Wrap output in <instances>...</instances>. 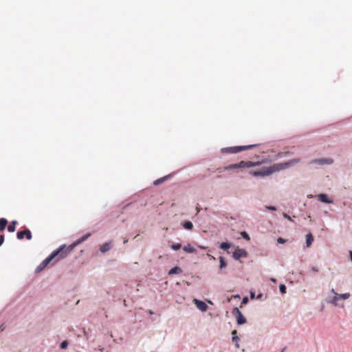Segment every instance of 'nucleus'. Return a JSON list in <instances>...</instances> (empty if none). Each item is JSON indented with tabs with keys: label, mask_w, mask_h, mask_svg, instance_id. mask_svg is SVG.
<instances>
[{
	"label": "nucleus",
	"mask_w": 352,
	"mask_h": 352,
	"mask_svg": "<svg viewBox=\"0 0 352 352\" xmlns=\"http://www.w3.org/2000/svg\"><path fill=\"white\" fill-rule=\"evenodd\" d=\"M239 297H240V296H239V294L236 295V296H235V298H239Z\"/></svg>",
	"instance_id": "nucleus-49"
},
{
	"label": "nucleus",
	"mask_w": 352,
	"mask_h": 352,
	"mask_svg": "<svg viewBox=\"0 0 352 352\" xmlns=\"http://www.w3.org/2000/svg\"><path fill=\"white\" fill-rule=\"evenodd\" d=\"M300 162V158H294L289 161L274 164L270 166H263L259 169L251 170L249 174L254 177H264L273 174L275 172L280 171L291 166H294Z\"/></svg>",
	"instance_id": "nucleus-1"
},
{
	"label": "nucleus",
	"mask_w": 352,
	"mask_h": 352,
	"mask_svg": "<svg viewBox=\"0 0 352 352\" xmlns=\"http://www.w3.org/2000/svg\"><path fill=\"white\" fill-rule=\"evenodd\" d=\"M170 247L171 248L172 250H173L175 251H177L181 249L182 244L179 243H173L170 244Z\"/></svg>",
	"instance_id": "nucleus-27"
},
{
	"label": "nucleus",
	"mask_w": 352,
	"mask_h": 352,
	"mask_svg": "<svg viewBox=\"0 0 352 352\" xmlns=\"http://www.w3.org/2000/svg\"><path fill=\"white\" fill-rule=\"evenodd\" d=\"M232 342H234L236 348L239 349L240 346L239 344V341L240 339H239V336H237L236 330H233L232 331Z\"/></svg>",
	"instance_id": "nucleus-13"
},
{
	"label": "nucleus",
	"mask_w": 352,
	"mask_h": 352,
	"mask_svg": "<svg viewBox=\"0 0 352 352\" xmlns=\"http://www.w3.org/2000/svg\"><path fill=\"white\" fill-rule=\"evenodd\" d=\"M249 300H248V298L247 296H245L243 298V300H242V304H247Z\"/></svg>",
	"instance_id": "nucleus-35"
},
{
	"label": "nucleus",
	"mask_w": 352,
	"mask_h": 352,
	"mask_svg": "<svg viewBox=\"0 0 352 352\" xmlns=\"http://www.w3.org/2000/svg\"><path fill=\"white\" fill-rule=\"evenodd\" d=\"M208 256L210 257V260H215V257H214V256H212V255H210V254H208Z\"/></svg>",
	"instance_id": "nucleus-40"
},
{
	"label": "nucleus",
	"mask_w": 352,
	"mask_h": 352,
	"mask_svg": "<svg viewBox=\"0 0 352 352\" xmlns=\"http://www.w3.org/2000/svg\"><path fill=\"white\" fill-rule=\"evenodd\" d=\"M68 342L67 340H63L60 345V347L61 349H66L68 346Z\"/></svg>",
	"instance_id": "nucleus-30"
},
{
	"label": "nucleus",
	"mask_w": 352,
	"mask_h": 352,
	"mask_svg": "<svg viewBox=\"0 0 352 352\" xmlns=\"http://www.w3.org/2000/svg\"><path fill=\"white\" fill-rule=\"evenodd\" d=\"M285 242H286V239H285L282 237H279L277 239V243L279 244H284Z\"/></svg>",
	"instance_id": "nucleus-33"
},
{
	"label": "nucleus",
	"mask_w": 352,
	"mask_h": 352,
	"mask_svg": "<svg viewBox=\"0 0 352 352\" xmlns=\"http://www.w3.org/2000/svg\"><path fill=\"white\" fill-rule=\"evenodd\" d=\"M66 245L63 244L59 246L57 249L52 252L36 268L35 273H39L43 271L52 261L57 258V261L63 259L66 257V253L63 252V250L66 248Z\"/></svg>",
	"instance_id": "nucleus-2"
},
{
	"label": "nucleus",
	"mask_w": 352,
	"mask_h": 352,
	"mask_svg": "<svg viewBox=\"0 0 352 352\" xmlns=\"http://www.w3.org/2000/svg\"><path fill=\"white\" fill-rule=\"evenodd\" d=\"M287 290V287L284 284L279 285V291L281 294H285Z\"/></svg>",
	"instance_id": "nucleus-29"
},
{
	"label": "nucleus",
	"mask_w": 352,
	"mask_h": 352,
	"mask_svg": "<svg viewBox=\"0 0 352 352\" xmlns=\"http://www.w3.org/2000/svg\"><path fill=\"white\" fill-rule=\"evenodd\" d=\"M333 163V160L330 157L318 158L311 160L308 165H316L318 166H330Z\"/></svg>",
	"instance_id": "nucleus-3"
},
{
	"label": "nucleus",
	"mask_w": 352,
	"mask_h": 352,
	"mask_svg": "<svg viewBox=\"0 0 352 352\" xmlns=\"http://www.w3.org/2000/svg\"><path fill=\"white\" fill-rule=\"evenodd\" d=\"M257 146H258V144H249V145H245V146H239V150H240V152H241L243 151L253 148L254 147H256Z\"/></svg>",
	"instance_id": "nucleus-24"
},
{
	"label": "nucleus",
	"mask_w": 352,
	"mask_h": 352,
	"mask_svg": "<svg viewBox=\"0 0 352 352\" xmlns=\"http://www.w3.org/2000/svg\"><path fill=\"white\" fill-rule=\"evenodd\" d=\"M5 236L3 234H0V247L2 245V244L4 242Z\"/></svg>",
	"instance_id": "nucleus-34"
},
{
	"label": "nucleus",
	"mask_w": 352,
	"mask_h": 352,
	"mask_svg": "<svg viewBox=\"0 0 352 352\" xmlns=\"http://www.w3.org/2000/svg\"><path fill=\"white\" fill-rule=\"evenodd\" d=\"M232 315L236 318L238 325H242L246 322V318L238 307H234L232 311Z\"/></svg>",
	"instance_id": "nucleus-4"
},
{
	"label": "nucleus",
	"mask_w": 352,
	"mask_h": 352,
	"mask_svg": "<svg viewBox=\"0 0 352 352\" xmlns=\"http://www.w3.org/2000/svg\"><path fill=\"white\" fill-rule=\"evenodd\" d=\"M221 152L223 154H235L240 152L239 146L224 147L221 148Z\"/></svg>",
	"instance_id": "nucleus-7"
},
{
	"label": "nucleus",
	"mask_w": 352,
	"mask_h": 352,
	"mask_svg": "<svg viewBox=\"0 0 352 352\" xmlns=\"http://www.w3.org/2000/svg\"><path fill=\"white\" fill-rule=\"evenodd\" d=\"M17 224V221L14 220L11 222V223L8 227V231L9 232H14L16 230V225Z\"/></svg>",
	"instance_id": "nucleus-23"
},
{
	"label": "nucleus",
	"mask_w": 352,
	"mask_h": 352,
	"mask_svg": "<svg viewBox=\"0 0 352 352\" xmlns=\"http://www.w3.org/2000/svg\"><path fill=\"white\" fill-rule=\"evenodd\" d=\"M232 244L231 243L224 241L220 243L219 248L224 251H228L232 247Z\"/></svg>",
	"instance_id": "nucleus-16"
},
{
	"label": "nucleus",
	"mask_w": 352,
	"mask_h": 352,
	"mask_svg": "<svg viewBox=\"0 0 352 352\" xmlns=\"http://www.w3.org/2000/svg\"><path fill=\"white\" fill-rule=\"evenodd\" d=\"M182 272V268L178 266H175V267H172L168 271V275L179 274H181Z\"/></svg>",
	"instance_id": "nucleus-14"
},
{
	"label": "nucleus",
	"mask_w": 352,
	"mask_h": 352,
	"mask_svg": "<svg viewBox=\"0 0 352 352\" xmlns=\"http://www.w3.org/2000/svg\"><path fill=\"white\" fill-rule=\"evenodd\" d=\"M192 302L196 305L197 308L202 312L207 311L208 307L205 302L197 298L193 299Z\"/></svg>",
	"instance_id": "nucleus-9"
},
{
	"label": "nucleus",
	"mask_w": 352,
	"mask_h": 352,
	"mask_svg": "<svg viewBox=\"0 0 352 352\" xmlns=\"http://www.w3.org/2000/svg\"><path fill=\"white\" fill-rule=\"evenodd\" d=\"M280 352H283V351H280Z\"/></svg>",
	"instance_id": "nucleus-50"
},
{
	"label": "nucleus",
	"mask_w": 352,
	"mask_h": 352,
	"mask_svg": "<svg viewBox=\"0 0 352 352\" xmlns=\"http://www.w3.org/2000/svg\"><path fill=\"white\" fill-rule=\"evenodd\" d=\"M306 246L310 247L314 241V236L311 232L306 234Z\"/></svg>",
	"instance_id": "nucleus-15"
},
{
	"label": "nucleus",
	"mask_w": 352,
	"mask_h": 352,
	"mask_svg": "<svg viewBox=\"0 0 352 352\" xmlns=\"http://www.w3.org/2000/svg\"><path fill=\"white\" fill-rule=\"evenodd\" d=\"M148 313H149V314H151V315L154 314V312H153L152 310H148Z\"/></svg>",
	"instance_id": "nucleus-44"
},
{
	"label": "nucleus",
	"mask_w": 352,
	"mask_h": 352,
	"mask_svg": "<svg viewBox=\"0 0 352 352\" xmlns=\"http://www.w3.org/2000/svg\"><path fill=\"white\" fill-rule=\"evenodd\" d=\"M91 235V233L88 232L86 234L83 235L76 241H75L78 245L82 243V242L85 241L87 239H89Z\"/></svg>",
	"instance_id": "nucleus-18"
},
{
	"label": "nucleus",
	"mask_w": 352,
	"mask_h": 352,
	"mask_svg": "<svg viewBox=\"0 0 352 352\" xmlns=\"http://www.w3.org/2000/svg\"><path fill=\"white\" fill-rule=\"evenodd\" d=\"M199 248L201 250H205L206 248L205 246L199 245Z\"/></svg>",
	"instance_id": "nucleus-43"
},
{
	"label": "nucleus",
	"mask_w": 352,
	"mask_h": 352,
	"mask_svg": "<svg viewBox=\"0 0 352 352\" xmlns=\"http://www.w3.org/2000/svg\"><path fill=\"white\" fill-rule=\"evenodd\" d=\"M182 226L185 230H192L193 229V224L190 221H185L182 222Z\"/></svg>",
	"instance_id": "nucleus-17"
},
{
	"label": "nucleus",
	"mask_w": 352,
	"mask_h": 352,
	"mask_svg": "<svg viewBox=\"0 0 352 352\" xmlns=\"http://www.w3.org/2000/svg\"><path fill=\"white\" fill-rule=\"evenodd\" d=\"M200 211V209L199 208H197V214H198Z\"/></svg>",
	"instance_id": "nucleus-46"
},
{
	"label": "nucleus",
	"mask_w": 352,
	"mask_h": 352,
	"mask_svg": "<svg viewBox=\"0 0 352 352\" xmlns=\"http://www.w3.org/2000/svg\"><path fill=\"white\" fill-rule=\"evenodd\" d=\"M317 199L319 201L325 204H333V200L330 199L325 193H320L317 195Z\"/></svg>",
	"instance_id": "nucleus-10"
},
{
	"label": "nucleus",
	"mask_w": 352,
	"mask_h": 352,
	"mask_svg": "<svg viewBox=\"0 0 352 352\" xmlns=\"http://www.w3.org/2000/svg\"><path fill=\"white\" fill-rule=\"evenodd\" d=\"M331 292L333 293L334 295L335 294H336L334 289H331Z\"/></svg>",
	"instance_id": "nucleus-45"
},
{
	"label": "nucleus",
	"mask_w": 352,
	"mask_h": 352,
	"mask_svg": "<svg viewBox=\"0 0 352 352\" xmlns=\"http://www.w3.org/2000/svg\"><path fill=\"white\" fill-rule=\"evenodd\" d=\"M173 176V174H168L167 175H165L164 177H162L159 179H155L154 182H153V185L154 186H158L161 184H162L163 182L167 181L168 179H169L170 178H171Z\"/></svg>",
	"instance_id": "nucleus-11"
},
{
	"label": "nucleus",
	"mask_w": 352,
	"mask_h": 352,
	"mask_svg": "<svg viewBox=\"0 0 352 352\" xmlns=\"http://www.w3.org/2000/svg\"><path fill=\"white\" fill-rule=\"evenodd\" d=\"M183 250L186 252L190 253V254L194 253L196 251L195 248L194 247H192L190 244H188V245H185L183 248Z\"/></svg>",
	"instance_id": "nucleus-21"
},
{
	"label": "nucleus",
	"mask_w": 352,
	"mask_h": 352,
	"mask_svg": "<svg viewBox=\"0 0 352 352\" xmlns=\"http://www.w3.org/2000/svg\"><path fill=\"white\" fill-rule=\"evenodd\" d=\"M239 168H243L246 167L245 161H241L238 163Z\"/></svg>",
	"instance_id": "nucleus-32"
},
{
	"label": "nucleus",
	"mask_w": 352,
	"mask_h": 352,
	"mask_svg": "<svg viewBox=\"0 0 352 352\" xmlns=\"http://www.w3.org/2000/svg\"><path fill=\"white\" fill-rule=\"evenodd\" d=\"M262 296H263V294H262L261 293V294H258L257 295V299H260V298H262Z\"/></svg>",
	"instance_id": "nucleus-41"
},
{
	"label": "nucleus",
	"mask_w": 352,
	"mask_h": 352,
	"mask_svg": "<svg viewBox=\"0 0 352 352\" xmlns=\"http://www.w3.org/2000/svg\"><path fill=\"white\" fill-rule=\"evenodd\" d=\"M311 270H312L313 272H318V268L317 267L313 266V267H311Z\"/></svg>",
	"instance_id": "nucleus-37"
},
{
	"label": "nucleus",
	"mask_w": 352,
	"mask_h": 352,
	"mask_svg": "<svg viewBox=\"0 0 352 352\" xmlns=\"http://www.w3.org/2000/svg\"><path fill=\"white\" fill-rule=\"evenodd\" d=\"M270 280L271 282H272V283H276V279L275 278H270Z\"/></svg>",
	"instance_id": "nucleus-39"
},
{
	"label": "nucleus",
	"mask_w": 352,
	"mask_h": 352,
	"mask_svg": "<svg viewBox=\"0 0 352 352\" xmlns=\"http://www.w3.org/2000/svg\"><path fill=\"white\" fill-rule=\"evenodd\" d=\"M250 298H251L252 299H253V298H255V293H254V292H250Z\"/></svg>",
	"instance_id": "nucleus-38"
},
{
	"label": "nucleus",
	"mask_w": 352,
	"mask_h": 352,
	"mask_svg": "<svg viewBox=\"0 0 352 352\" xmlns=\"http://www.w3.org/2000/svg\"><path fill=\"white\" fill-rule=\"evenodd\" d=\"M283 217H284V218H285V219H288V220H289V221H292V218H291V217H290L288 214H287V213H283Z\"/></svg>",
	"instance_id": "nucleus-36"
},
{
	"label": "nucleus",
	"mask_w": 352,
	"mask_h": 352,
	"mask_svg": "<svg viewBox=\"0 0 352 352\" xmlns=\"http://www.w3.org/2000/svg\"><path fill=\"white\" fill-rule=\"evenodd\" d=\"M286 350V347H284L281 351L284 352Z\"/></svg>",
	"instance_id": "nucleus-48"
},
{
	"label": "nucleus",
	"mask_w": 352,
	"mask_h": 352,
	"mask_svg": "<svg viewBox=\"0 0 352 352\" xmlns=\"http://www.w3.org/2000/svg\"><path fill=\"white\" fill-rule=\"evenodd\" d=\"M237 168H239L238 163L229 164L224 168V169L226 170L237 169Z\"/></svg>",
	"instance_id": "nucleus-26"
},
{
	"label": "nucleus",
	"mask_w": 352,
	"mask_h": 352,
	"mask_svg": "<svg viewBox=\"0 0 352 352\" xmlns=\"http://www.w3.org/2000/svg\"><path fill=\"white\" fill-rule=\"evenodd\" d=\"M248 255L247 251L245 249L237 248L233 253L232 257L234 260H239L241 257H246Z\"/></svg>",
	"instance_id": "nucleus-8"
},
{
	"label": "nucleus",
	"mask_w": 352,
	"mask_h": 352,
	"mask_svg": "<svg viewBox=\"0 0 352 352\" xmlns=\"http://www.w3.org/2000/svg\"><path fill=\"white\" fill-rule=\"evenodd\" d=\"M77 245H78L76 241H74L67 247V250L65 251L63 250V252H65L67 256V254L72 252Z\"/></svg>",
	"instance_id": "nucleus-20"
},
{
	"label": "nucleus",
	"mask_w": 352,
	"mask_h": 352,
	"mask_svg": "<svg viewBox=\"0 0 352 352\" xmlns=\"http://www.w3.org/2000/svg\"><path fill=\"white\" fill-rule=\"evenodd\" d=\"M350 294L349 293L338 294H335V296H333V298L329 301V302L332 303L335 306H338V301L340 300H346L349 298Z\"/></svg>",
	"instance_id": "nucleus-6"
},
{
	"label": "nucleus",
	"mask_w": 352,
	"mask_h": 352,
	"mask_svg": "<svg viewBox=\"0 0 352 352\" xmlns=\"http://www.w3.org/2000/svg\"><path fill=\"white\" fill-rule=\"evenodd\" d=\"M24 237H25L27 240H30L32 238V232L28 228H25L23 230H19L16 232V238L19 240H22Z\"/></svg>",
	"instance_id": "nucleus-5"
},
{
	"label": "nucleus",
	"mask_w": 352,
	"mask_h": 352,
	"mask_svg": "<svg viewBox=\"0 0 352 352\" xmlns=\"http://www.w3.org/2000/svg\"><path fill=\"white\" fill-rule=\"evenodd\" d=\"M219 269L223 270L227 267V261L223 256H219Z\"/></svg>",
	"instance_id": "nucleus-19"
},
{
	"label": "nucleus",
	"mask_w": 352,
	"mask_h": 352,
	"mask_svg": "<svg viewBox=\"0 0 352 352\" xmlns=\"http://www.w3.org/2000/svg\"><path fill=\"white\" fill-rule=\"evenodd\" d=\"M246 163V167L248 168H250V167H253V166H259L261 164V162L260 161H258V162H251V161H248V162H245Z\"/></svg>",
	"instance_id": "nucleus-25"
},
{
	"label": "nucleus",
	"mask_w": 352,
	"mask_h": 352,
	"mask_svg": "<svg viewBox=\"0 0 352 352\" xmlns=\"http://www.w3.org/2000/svg\"><path fill=\"white\" fill-rule=\"evenodd\" d=\"M111 248H112V244H111V242L108 241V242H105L104 243H103V244L100 247V251L102 253H106V252H107L108 251H109Z\"/></svg>",
	"instance_id": "nucleus-12"
},
{
	"label": "nucleus",
	"mask_w": 352,
	"mask_h": 352,
	"mask_svg": "<svg viewBox=\"0 0 352 352\" xmlns=\"http://www.w3.org/2000/svg\"><path fill=\"white\" fill-rule=\"evenodd\" d=\"M8 221L6 218H0V232L3 231Z\"/></svg>",
	"instance_id": "nucleus-22"
},
{
	"label": "nucleus",
	"mask_w": 352,
	"mask_h": 352,
	"mask_svg": "<svg viewBox=\"0 0 352 352\" xmlns=\"http://www.w3.org/2000/svg\"><path fill=\"white\" fill-rule=\"evenodd\" d=\"M3 330V324L0 326V331Z\"/></svg>",
	"instance_id": "nucleus-47"
},
{
	"label": "nucleus",
	"mask_w": 352,
	"mask_h": 352,
	"mask_svg": "<svg viewBox=\"0 0 352 352\" xmlns=\"http://www.w3.org/2000/svg\"><path fill=\"white\" fill-rule=\"evenodd\" d=\"M349 256H350V259H351V261L352 262V250L349 251Z\"/></svg>",
	"instance_id": "nucleus-42"
},
{
	"label": "nucleus",
	"mask_w": 352,
	"mask_h": 352,
	"mask_svg": "<svg viewBox=\"0 0 352 352\" xmlns=\"http://www.w3.org/2000/svg\"><path fill=\"white\" fill-rule=\"evenodd\" d=\"M241 236H242L243 239H244L246 241H249L250 240V235L248 234V233L245 231H242L241 232Z\"/></svg>",
	"instance_id": "nucleus-28"
},
{
	"label": "nucleus",
	"mask_w": 352,
	"mask_h": 352,
	"mask_svg": "<svg viewBox=\"0 0 352 352\" xmlns=\"http://www.w3.org/2000/svg\"><path fill=\"white\" fill-rule=\"evenodd\" d=\"M265 208L270 211H276L277 208L274 206H265Z\"/></svg>",
	"instance_id": "nucleus-31"
}]
</instances>
